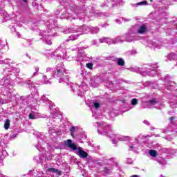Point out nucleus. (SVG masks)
<instances>
[{
	"mask_svg": "<svg viewBox=\"0 0 177 177\" xmlns=\"http://www.w3.org/2000/svg\"><path fill=\"white\" fill-rule=\"evenodd\" d=\"M0 64H4L6 69H3L4 77L0 80V86H3L1 88L2 95L3 99L1 101L2 104L3 103H9V102H13L16 99V94L12 92V89L8 87V85H13L16 76L15 73H20V68L13 66L15 62L11 59H6L4 60H0Z\"/></svg>",
	"mask_w": 177,
	"mask_h": 177,
	"instance_id": "f257e3e1",
	"label": "nucleus"
},
{
	"mask_svg": "<svg viewBox=\"0 0 177 177\" xmlns=\"http://www.w3.org/2000/svg\"><path fill=\"white\" fill-rule=\"evenodd\" d=\"M52 77L57 78L59 83L64 82L66 85H69L72 92H77V91L79 92H86L88 91V86H84V84L78 86L70 82V77L67 73H66V70L59 65L57 66L56 70L52 73Z\"/></svg>",
	"mask_w": 177,
	"mask_h": 177,
	"instance_id": "f03ea898",
	"label": "nucleus"
},
{
	"mask_svg": "<svg viewBox=\"0 0 177 177\" xmlns=\"http://www.w3.org/2000/svg\"><path fill=\"white\" fill-rule=\"evenodd\" d=\"M37 139L38 140V144L35 145V147L40 153H41V155H39V156H35L34 158V160L37 164H44L45 161H49V160H51L50 155L47 156V154L49 153L48 152H46L45 148L42 147V145H44V143L46 142V137L45 136V135L39 133V135H37Z\"/></svg>",
	"mask_w": 177,
	"mask_h": 177,
	"instance_id": "7ed1b4c3",
	"label": "nucleus"
},
{
	"mask_svg": "<svg viewBox=\"0 0 177 177\" xmlns=\"http://www.w3.org/2000/svg\"><path fill=\"white\" fill-rule=\"evenodd\" d=\"M46 26L47 27L46 30H40L39 35L42 37L41 39H43L45 44L47 45H52L50 37H55L56 35L54 32L56 31L55 28L57 27V24L53 19H50L48 21L46 22Z\"/></svg>",
	"mask_w": 177,
	"mask_h": 177,
	"instance_id": "20e7f679",
	"label": "nucleus"
},
{
	"mask_svg": "<svg viewBox=\"0 0 177 177\" xmlns=\"http://www.w3.org/2000/svg\"><path fill=\"white\" fill-rule=\"evenodd\" d=\"M50 115H49V118L47 119V124L49 129L48 133L51 138H57V136H59L60 131H57L56 129H55V127H53V125L55 124L53 123L56 122L57 118H60L61 115L59 113V111L55 109H50Z\"/></svg>",
	"mask_w": 177,
	"mask_h": 177,
	"instance_id": "39448f33",
	"label": "nucleus"
},
{
	"mask_svg": "<svg viewBox=\"0 0 177 177\" xmlns=\"http://www.w3.org/2000/svg\"><path fill=\"white\" fill-rule=\"evenodd\" d=\"M157 68H158L157 64H149L143 65L142 66L138 67L137 68H134L133 71L135 73H140L141 75L155 77V75H157Z\"/></svg>",
	"mask_w": 177,
	"mask_h": 177,
	"instance_id": "423d86ee",
	"label": "nucleus"
},
{
	"mask_svg": "<svg viewBox=\"0 0 177 177\" xmlns=\"http://www.w3.org/2000/svg\"><path fill=\"white\" fill-rule=\"evenodd\" d=\"M141 106L142 109H151V107H153L154 109H160L164 107V104L156 98H152L147 102L142 101Z\"/></svg>",
	"mask_w": 177,
	"mask_h": 177,
	"instance_id": "0eeeda50",
	"label": "nucleus"
},
{
	"mask_svg": "<svg viewBox=\"0 0 177 177\" xmlns=\"http://www.w3.org/2000/svg\"><path fill=\"white\" fill-rule=\"evenodd\" d=\"M45 54L47 57H60V59H64L66 57V50L59 47L54 51L47 50Z\"/></svg>",
	"mask_w": 177,
	"mask_h": 177,
	"instance_id": "6e6552de",
	"label": "nucleus"
},
{
	"mask_svg": "<svg viewBox=\"0 0 177 177\" xmlns=\"http://www.w3.org/2000/svg\"><path fill=\"white\" fill-rule=\"evenodd\" d=\"M76 52H77V55L76 57L75 61L79 62L81 66H82L83 62H86L88 60V57H86V53L84 51V47L82 48H77Z\"/></svg>",
	"mask_w": 177,
	"mask_h": 177,
	"instance_id": "1a4fd4ad",
	"label": "nucleus"
},
{
	"mask_svg": "<svg viewBox=\"0 0 177 177\" xmlns=\"http://www.w3.org/2000/svg\"><path fill=\"white\" fill-rule=\"evenodd\" d=\"M122 37L124 41H126V42H135V41H139V39H140L139 37L135 35L133 29H130L129 32Z\"/></svg>",
	"mask_w": 177,
	"mask_h": 177,
	"instance_id": "9d476101",
	"label": "nucleus"
},
{
	"mask_svg": "<svg viewBox=\"0 0 177 177\" xmlns=\"http://www.w3.org/2000/svg\"><path fill=\"white\" fill-rule=\"evenodd\" d=\"M164 86L167 91H172L174 88H176V84L175 82L172 81V77L169 75H167L164 78Z\"/></svg>",
	"mask_w": 177,
	"mask_h": 177,
	"instance_id": "9b49d317",
	"label": "nucleus"
},
{
	"mask_svg": "<svg viewBox=\"0 0 177 177\" xmlns=\"http://www.w3.org/2000/svg\"><path fill=\"white\" fill-rule=\"evenodd\" d=\"M84 26H74L73 28H68L66 29L64 32V34H70L71 32H78L77 35H84Z\"/></svg>",
	"mask_w": 177,
	"mask_h": 177,
	"instance_id": "f8f14e48",
	"label": "nucleus"
},
{
	"mask_svg": "<svg viewBox=\"0 0 177 177\" xmlns=\"http://www.w3.org/2000/svg\"><path fill=\"white\" fill-rule=\"evenodd\" d=\"M97 127H100L101 128H103L102 130L98 129L97 132L100 135H104V136H109L110 138V136H109V131H110V126H106V123H99L97 122ZM109 130V131H108Z\"/></svg>",
	"mask_w": 177,
	"mask_h": 177,
	"instance_id": "ddd939ff",
	"label": "nucleus"
},
{
	"mask_svg": "<svg viewBox=\"0 0 177 177\" xmlns=\"http://www.w3.org/2000/svg\"><path fill=\"white\" fill-rule=\"evenodd\" d=\"M66 19H73V20H75L77 19H79L80 21H85V15H84V12H80L75 14V15H72L71 13L66 12L65 15Z\"/></svg>",
	"mask_w": 177,
	"mask_h": 177,
	"instance_id": "4468645a",
	"label": "nucleus"
},
{
	"mask_svg": "<svg viewBox=\"0 0 177 177\" xmlns=\"http://www.w3.org/2000/svg\"><path fill=\"white\" fill-rule=\"evenodd\" d=\"M111 169L113 171H121V166H120V162H118L115 158H112L111 159Z\"/></svg>",
	"mask_w": 177,
	"mask_h": 177,
	"instance_id": "2eb2a0df",
	"label": "nucleus"
},
{
	"mask_svg": "<svg viewBox=\"0 0 177 177\" xmlns=\"http://www.w3.org/2000/svg\"><path fill=\"white\" fill-rule=\"evenodd\" d=\"M64 145L68 149H71V150H73V151H75V150H78V148L77 147V145L73 142V140L68 139L65 140Z\"/></svg>",
	"mask_w": 177,
	"mask_h": 177,
	"instance_id": "dca6fc26",
	"label": "nucleus"
},
{
	"mask_svg": "<svg viewBox=\"0 0 177 177\" xmlns=\"http://www.w3.org/2000/svg\"><path fill=\"white\" fill-rule=\"evenodd\" d=\"M129 137H120V136L117 134H112V142L113 145H117L118 143V140H128Z\"/></svg>",
	"mask_w": 177,
	"mask_h": 177,
	"instance_id": "f3484780",
	"label": "nucleus"
},
{
	"mask_svg": "<svg viewBox=\"0 0 177 177\" xmlns=\"http://www.w3.org/2000/svg\"><path fill=\"white\" fill-rule=\"evenodd\" d=\"M7 45L8 44L6 42L2 43L0 41V57H2V55H5V52L9 49Z\"/></svg>",
	"mask_w": 177,
	"mask_h": 177,
	"instance_id": "a211bd4d",
	"label": "nucleus"
},
{
	"mask_svg": "<svg viewBox=\"0 0 177 177\" xmlns=\"http://www.w3.org/2000/svg\"><path fill=\"white\" fill-rule=\"evenodd\" d=\"M76 154H77V156H79L80 158H86V157H88V153L82 150V147L77 148L76 151Z\"/></svg>",
	"mask_w": 177,
	"mask_h": 177,
	"instance_id": "6ab92c4d",
	"label": "nucleus"
},
{
	"mask_svg": "<svg viewBox=\"0 0 177 177\" xmlns=\"http://www.w3.org/2000/svg\"><path fill=\"white\" fill-rule=\"evenodd\" d=\"M24 84H25L26 85H28L29 89L30 90L34 89L35 93H37V92H38V91L35 88V85L32 84V81L30 79L26 80V81L24 82Z\"/></svg>",
	"mask_w": 177,
	"mask_h": 177,
	"instance_id": "aec40b11",
	"label": "nucleus"
},
{
	"mask_svg": "<svg viewBox=\"0 0 177 177\" xmlns=\"http://www.w3.org/2000/svg\"><path fill=\"white\" fill-rule=\"evenodd\" d=\"M113 62H115L118 66H120V67H124L125 66V60L122 58H116L115 57H112Z\"/></svg>",
	"mask_w": 177,
	"mask_h": 177,
	"instance_id": "412c9836",
	"label": "nucleus"
},
{
	"mask_svg": "<svg viewBox=\"0 0 177 177\" xmlns=\"http://www.w3.org/2000/svg\"><path fill=\"white\" fill-rule=\"evenodd\" d=\"M144 86H149V88H151V89H158V84L157 82L147 81L145 83H144Z\"/></svg>",
	"mask_w": 177,
	"mask_h": 177,
	"instance_id": "4be33fe9",
	"label": "nucleus"
},
{
	"mask_svg": "<svg viewBox=\"0 0 177 177\" xmlns=\"http://www.w3.org/2000/svg\"><path fill=\"white\" fill-rule=\"evenodd\" d=\"M0 15L2 19L3 23H5L7 20H9V16L8 15V12L5 11L3 8H0Z\"/></svg>",
	"mask_w": 177,
	"mask_h": 177,
	"instance_id": "5701e85b",
	"label": "nucleus"
},
{
	"mask_svg": "<svg viewBox=\"0 0 177 177\" xmlns=\"http://www.w3.org/2000/svg\"><path fill=\"white\" fill-rule=\"evenodd\" d=\"M29 120H37V118H41V114L38 112L31 111L28 115Z\"/></svg>",
	"mask_w": 177,
	"mask_h": 177,
	"instance_id": "b1692460",
	"label": "nucleus"
},
{
	"mask_svg": "<svg viewBox=\"0 0 177 177\" xmlns=\"http://www.w3.org/2000/svg\"><path fill=\"white\" fill-rule=\"evenodd\" d=\"M122 42H124L123 36H119L112 39V44H113V45H115L117 44H122Z\"/></svg>",
	"mask_w": 177,
	"mask_h": 177,
	"instance_id": "393cba45",
	"label": "nucleus"
},
{
	"mask_svg": "<svg viewBox=\"0 0 177 177\" xmlns=\"http://www.w3.org/2000/svg\"><path fill=\"white\" fill-rule=\"evenodd\" d=\"M100 44H103V42H105V44H108V45H110L111 44V39L109 37H102L101 39H99Z\"/></svg>",
	"mask_w": 177,
	"mask_h": 177,
	"instance_id": "a878e982",
	"label": "nucleus"
},
{
	"mask_svg": "<svg viewBox=\"0 0 177 177\" xmlns=\"http://www.w3.org/2000/svg\"><path fill=\"white\" fill-rule=\"evenodd\" d=\"M147 30V27H146V25L143 24L140 26V28L138 30V34H145Z\"/></svg>",
	"mask_w": 177,
	"mask_h": 177,
	"instance_id": "bb28decb",
	"label": "nucleus"
},
{
	"mask_svg": "<svg viewBox=\"0 0 177 177\" xmlns=\"http://www.w3.org/2000/svg\"><path fill=\"white\" fill-rule=\"evenodd\" d=\"M48 172H52L53 174H57L58 175H62V171H59V169H55L53 167H51V168H48L47 169Z\"/></svg>",
	"mask_w": 177,
	"mask_h": 177,
	"instance_id": "cd10ccee",
	"label": "nucleus"
},
{
	"mask_svg": "<svg viewBox=\"0 0 177 177\" xmlns=\"http://www.w3.org/2000/svg\"><path fill=\"white\" fill-rule=\"evenodd\" d=\"M33 73L31 76V78H34V77H37L39 74V66H35L33 68Z\"/></svg>",
	"mask_w": 177,
	"mask_h": 177,
	"instance_id": "c85d7f7f",
	"label": "nucleus"
},
{
	"mask_svg": "<svg viewBox=\"0 0 177 177\" xmlns=\"http://www.w3.org/2000/svg\"><path fill=\"white\" fill-rule=\"evenodd\" d=\"M99 31H100V29H99V28L97 26H96V27L90 26V32L91 34H97V32H99Z\"/></svg>",
	"mask_w": 177,
	"mask_h": 177,
	"instance_id": "c756f323",
	"label": "nucleus"
},
{
	"mask_svg": "<svg viewBox=\"0 0 177 177\" xmlns=\"http://www.w3.org/2000/svg\"><path fill=\"white\" fill-rule=\"evenodd\" d=\"M143 5H147V3L144 1L137 3H131V6H132V8H138V6H142Z\"/></svg>",
	"mask_w": 177,
	"mask_h": 177,
	"instance_id": "7c9ffc66",
	"label": "nucleus"
},
{
	"mask_svg": "<svg viewBox=\"0 0 177 177\" xmlns=\"http://www.w3.org/2000/svg\"><path fill=\"white\" fill-rule=\"evenodd\" d=\"M91 26H88L86 25H83V30L82 32L84 34H88V32H90L91 31Z\"/></svg>",
	"mask_w": 177,
	"mask_h": 177,
	"instance_id": "2f4dec72",
	"label": "nucleus"
},
{
	"mask_svg": "<svg viewBox=\"0 0 177 177\" xmlns=\"http://www.w3.org/2000/svg\"><path fill=\"white\" fill-rule=\"evenodd\" d=\"M136 53H138L136 50H129L126 53V56H133V55H136Z\"/></svg>",
	"mask_w": 177,
	"mask_h": 177,
	"instance_id": "473e14b6",
	"label": "nucleus"
},
{
	"mask_svg": "<svg viewBox=\"0 0 177 177\" xmlns=\"http://www.w3.org/2000/svg\"><path fill=\"white\" fill-rule=\"evenodd\" d=\"M9 127H10V120L9 119H6L4 123V129L8 130Z\"/></svg>",
	"mask_w": 177,
	"mask_h": 177,
	"instance_id": "72a5a7b5",
	"label": "nucleus"
},
{
	"mask_svg": "<svg viewBox=\"0 0 177 177\" xmlns=\"http://www.w3.org/2000/svg\"><path fill=\"white\" fill-rule=\"evenodd\" d=\"M149 154L151 157H157V151L151 149L149 151Z\"/></svg>",
	"mask_w": 177,
	"mask_h": 177,
	"instance_id": "f704fd0d",
	"label": "nucleus"
},
{
	"mask_svg": "<svg viewBox=\"0 0 177 177\" xmlns=\"http://www.w3.org/2000/svg\"><path fill=\"white\" fill-rule=\"evenodd\" d=\"M173 100L177 104V89L174 90L172 95Z\"/></svg>",
	"mask_w": 177,
	"mask_h": 177,
	"instance_id": "c9c22d12",
	"label": "nucleus"
},
{
	"mask_svg": "<svg viewBox=\"0 0 177 177\" xmlns=\"http://www.w3.org/2000/svg\"><path fill=\"white\" fill-rule=\"evenodd\" d=\"M43 82L45 85H48V84H50L49 80H48V77L45 75H43Z\"/></svg>",
	"mask_w": 177,
	"mask_h": 177,
	"instance_id": "e433bc0d",
	"label": "nucleus"
},
{
	"mask_svg": "<svg viewBox=\"0 0 177 177\" xmlns=\"http://www.w3.org/2000/svg\"><path fill=\"white\" fill-rule=\"evenodd\" d=\"M155 48H156L157 49H161V45H160L156 42H152L151 48L155 49Z\"/></svg>",
	"mask_w": 177,
	"mask_h": 177,
	"instance_id": "4c0bfd02",
	"label": "nucleus"
},
{
	"mask_svg": "<svg viewBox=\"0 0 177 177\" xmlns=\"http://www.w3.org/2000/svg\"><path fill=\"white\" fill-rule=\"evenodd\" d=\"M138 103H139V101L138 100V99L133 98L131 100V104H132V106H136V104H138Z\"/></svg>",
	"mask_w": 177,
	"mask_h": 177,
	"instance_id": "58836bf2",
	"label": "nucleus"
},
{
	"mask_svg": "<svg viewBox=\"0 0 177 177\" xmlns=\"http://www.w3.org/2000/svg\"><path fill=\"white\" fill-rule=\"evenodd\" d=\"M41 100L44 103H45V102H47L48 103H50V101L48 98H46L45 95L41 96Z\"/></svg>",
	"mask_w": 177,
	"mask_h": 177,
	"instance_id": "ea45409f",
	"label": "nucleus"
},
{
	"mask_svg": "<svg viewBox=\"0 0 177 177\" xmlns=\"http://www.w3.org/2000/svg\"><path fill=\"white\" fill-rule=\"evenodd\" d=\"M120 3V0H112V6L114 8V6H117Z\"/></svg>",
	"mask_w": 177,
	"mask_h": 177,
	"instance_id": "a19ab883",
	"label": "nucleus"
},
{
	"mask_svg": "<svg viewBox=\"0 0 177 177\" xmlns=\"http://www.w3.org/2000/svg\"><path fill=\"white\" fill-rule=\"evenodd\" d=\"M93 106L95 107V109H99V107H100V104H99L97 102H93Z\"/></svg>",
	"mask_w": 177,
	"mask_h": 177,
	"instance_id": "79ce46f5",
	"label": "nucleus"
},
{
	"mask_svg": "<svg viewBox=\"0 0 177 177\" xmlns=\"http://www.w3.org/2000/svg\"><path fill=\"white\" fill-rule=\"evenodd\" d=\"M86 66L87 67V68H89V70H92L93 68V64H92V63H87L86 64Z\"/></svg>",
	"mask_w": 177,
	"mask_h": 177,
	"instance_id": "37998d69",
	"label": "nucleus"
},
{
	"mask_svg": "<svg viewBox=\"0 0 177 177\" xmlns=\"http://www.w3.org/2000/svg\"><path fill=\"white\" fill-rule=\"evenodd\" d=\"M74 132H75V127H72L71 128V136H73V138H74Z\"/></svg>",
	"mask_w": 177,
	"mask_h": 177,
	"instance_id": "c03bdc74",
	"label": "nucleus"
},
{
	"mask_svg": "<svg viewBox=\"0 0 177 177\" xmlns=\"http://www.w3.org/2000/svg\"><path fill=\"white\" fill-rule=\"evenodd\" d=\"M30 174H32V176H34V177H36L37 176V175H38L37 174V171H35V170H30Z\"/></svg>",
	"mask_w": 177,
	"mask_h": 177,
	"instance_id": "a18cd8bd",
	"label": "nucleus"
},
{
	"mask_svg": "<svg viewBox=\"0 0 177 177\" xmlns=\"http://www.w3.org/2000/svg\"><path fill=\"white\" fill-rule=\"evenodd\" d=\"M46 72L47 73H52V74H53L55 73V70L52 68H46Z\"/></svg>",
	"mask_w": 177,
	"mask_h": 177,
	"instance_id": "49530a36",
	"label": "nucleus"
},
{
	"mask_svg": "<svg viewBox=\"0 0 177 177\" xmlns=\"http://www.w3.org/2000/svg\"><path fill=\"white\" fill-rule=\"evenodd\" d=\"M104 174L105 175H109L110 174V169H108V168H105L104 169Z\"/></svg>",
	"mask_w": 177,
	"mask_h": 177,
	"instance_id": "de8ad7c7",
	"label": "nucleus"
},
{
	"mask_svg": "<svg viewBox=\"0 0 177 177\" xmlns=\"http://www.w3.org/2000/svg\"><path fill=\"white\" fill-rule=\"evenodd\" d=\"M127 164H133V160H132V158H127Z\"/></svg>",
	"mask_w": 177,
	"mask_h": 177,
	"instance_id": "09e8293b",
	"label": "nucleus"
},
{
	"mask_svg": "<svg viewBox=\"0 0 177 177\" xmlns=\"http://www.w3.org/2000/svg\"><path fill=\"white\" fill-rule=\"evenodd\" d=\"M28 100H30L29 103H30V102H33L34 100V97H32V95H29L28 97Z\"/></svg>",
	"mask_w": 177,
	"mask_h": 177,
	"instance_id": "8fccbe9b",
	"label": "nucleus"
},
{
	"mask_svg": "<svg viewBox=\"0 0 177 177\" xmlns=\"http://www.w3.org/2000/svg\"><path fill=\"white\" fill-rule=\"evenodd\" d=\"M71 41H75V39H77V37L74 36V35H71L70 37Z\"/></svg>",
	"mask_w": 177,
	"mask_h": 177,
	"instance_id": "3c124183",
	"label": "nucleus"
},
{
	"mask_svg": "<svg viewBox=\"0 0 177 177\" xmlns=\"http://www.w3.org/2000/svg\"><path fill=\"white\" fill-rule=\"evenodd\" d=\"M37 177H45V176L44 175V173L40 172V173H39V174H38V176H37Z\"/></svg>",
	"mask_w": 177,
	"mask_h": 177,
	"instance_id": "603ef678",
	"label": "nucleus"
},
{
	"mask_svg": "<svg viewBox=\"0 0 177 177\" xmlns=\"http://www.w3.org/2000/svg\"><path fill=\"white\" fill-rule=\"evenodd\" d=\"M143 123L145 124V125H150V122H149L147 120H144Z\"/></svg>",
	"mask_w": 177,
	"mask_h": 177,
	"instance_id": "864d4df0",
	"label": "nucleus"
},
{
	"mask_svg": "<svg viewBox=\"0 0 177 177\" xmlns=\"http://www.w3.org/2000/svg\"><path fill=\"white\" fill-rule=\"evenodd\" d=\"M122 19L123 20V21H131V19L128 18H122Z\"/></svg>",
	"mask_w": 177,
	"mask_h": 177,
	"instance_id": "5fc2aeb1",
	"label": "nucleus"
},
{
	"mask_svg": "<svg viewBox=\"0 0 177 177\" xmlns=\"http://www.w3.org/2000/svg\"><path fill=\"white\" fill-rule=\"evenodd\" d=\"M115 23H117L118 24H121V20L116 19H115Z\"/></svg>",
	"mask_w": 177,
	"mask_h": 177,
	"instance_id": "6e6d98bb",
	"label": "nucleus"
},
{
	"mask_svg": "<svg viewBox=\"0 0 177 177\" xmlns=\"http://www.w3.org/2000/svg\"><path fill=\"white\" fill-rule=\"evenodd\" d=\"M174 120H175V118H174V117H171V118H170V121H171V122H174Z\"/></svg>",
	"mask_w": 177,
	"mask_h": 177,
	"instance_id": "4d7b16f0",
	"label": "nucleus"
},
{
	"mask_svg": "<svg viewBox=\"0 0 177 177\" xmlns=\"http://www.w3.org/2000/svg\"><path fill=\"white\" fill-rule=\"evenodd\" d=\"M159 164H164V160H158Z\"/></svg>",
	"mask_w": 177,
	"mask_h": 177,
	"instance_id": "13d9d810",
	"label": "nucleus"
},
{
	"mask_svg": "<svg viewBox=\"0 0 177 177\" xmlns=\"http://www.w3.org/2000/svg\"><path fill=\"white\" fill-rule=\"evenodd\" d=\"M96 42H97V41H96L95 40H94V41H92V44H93V45H96Z\"/></svg>",
	"mask_w": 177,
	"mask_h": 177,
	"instance_id": "bf43d9fd",
	"label": "nucleus"
},
{
	"mask_svg": "<svg viewBox=\"0 0 177 177\" xmlns=\"http://www.w3.org/2000/svg\"><path fill=\"white\" fill-rule=\"evenodd\" d=\"M17 35L18 38H20V32H17Z\"/></svg>",
	"mask_w": 177,
	"mask_h": 177,
	"instance_id": "052dcab7",
	"label": "nucleus"
},
{
	"mask_svg": "<svg viewBox=\"0 0 177 177\" xmlns=\"http://www.w3.org/2000/svg\"><path fill=\"white\" fill-rule=\"evenodd\" d=\"M106 26H109L108 24H102L101 26L102 27H106Z\"/></svg>",
	"mask_w": 177,
	"mask_h": 177,
	"instance_id": "680f3d73",
	"label": "nucleus"
},
{
	"mask_svg": "<svg viewBox=\"0 0 177 177\" xmlns=\"http://www.w3.org/2000/svg\"><path fill=\"white\" fill-rule=\"evenodd\" d=\"M130 149H131V150H133V149H135V147H134L133 145H131V146L130 147Z\"/></svg>",
	"mask_w": 177,
	"mask_h": 177,
	"instance_id": "e2e57ef3",
	"label": "nucleus"
},
{
	"mask_svg": "<svg viewBox=\"0 0 177 177\" xmlns=\"http://www.w3.org/2000/svg\"><path fill=\"white\" fill-rule=\"evenodd\" d=\"M131 177H139V176H138V175H133Z\"/></svg>",
	"mask_w": 177,
	"mask_h": 177,
	"instance_id": "0e129e2a",
	"label": "nucleus"
},
{
	"mask_svg": "<svg viewBox=\"0 0 177 177\" xmlns=\"http://www.w3.org/2000/svg\"><path fill=\"white\" fill-rule=\"evenodd\" d=\"M163 133H168V131L165 130V131H163Z\"/></svg>",
	"mask_w": 177,
	"mask_h": 177,
	"instance_id": "69168bd1",
	"label": "nucleus"
},
{
	"mask_svg": "<svg viewBox=\"0 0 177 177\" xmlns=\"http://www.w3.org/2000/svg\"><path fill=\"white\" fill-rule=\"evenodd\" d=\"M125 102H126L125 100H122V103H125Z\"/></svg>",
	"mask_w": 177,
	"mask_h": 177,
	"instance_id": "338daca9",
	"label": "nucleus"
},
{
	"mask_svg": "<svg viewBox=\"0 0 177 177\" xmlns=\"http://www.w3.org/2000/svg\"><path fill=\"white\" fill-rule=\"evenodd\" d=\"M0 177H4V176L1 174H0Z\"/></svg>",
	"mask_w": 177,
	"mask_h": 177,
	"instance_id": "774afa93",
	"label": "nucleus"
}]
</instances>
